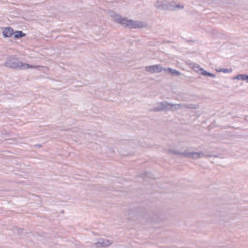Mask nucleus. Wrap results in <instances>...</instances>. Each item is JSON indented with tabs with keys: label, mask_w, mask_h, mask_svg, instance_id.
<instances>
[{
	"label": "nucleus",
	"mask_w": 248,
	"mask_h": 248,
	"mask_svg": "<svg viewBox=\"0 0 248 248\" xmlns=\"http://www.w3.org/2000/svg\"><path fill=\"white\" fill-rule=\"evenodd\" d=\"M183 107V104H170V110L172 111L177 110L180 109Z\"/></svg>",
	"instance_id": "nucleus-14"
},
{
	"label": "nucleus",
	"mask_w": 248,
	"mask_h": 248,
	"mask_svg": "<svg viewBox=\"0 0 248 248\" xmlns=\"http://www.w3.org/2000/svg\"><path fill=\"white\" fill-rule=\"evenodd\" d=\"M111 242L107 239H100L99 241L95 243V246L97 248L105 247L110 246Z\"/></svg>",
	"instance_id": "nucleus-8"
},
{
	"label": "nucleus",
	"mask_w": 248,
	"mask_h": 248,
	"mask_svg": "<svg viewBox=\"0 0 248 248\" xmlns=\"http://www.w3.org/2000/svg\"><path fill=\"white\" fill-rule=\"evenodd\" d=\"M219 72H223L224 73H228L230 71H232L231 69H227V68H220L219 69V70L218 71Z\"/></svg>",
	"instance_id": "nucleus-23"
},
{
	"label": "nucleus",
	"mask_w": 248,
	"mask_h": 248,
	"mask_svg": "<svg viewBox=\"0 0 248 248\" xmlns=\"http://www.w3.org/2000/svg\"><path fill=\"white\" fill-rule=\"evenodd\" d=\"M173 4L174 5V10H175V8H177V9L184 8V6L181 5L180 4H177L175 5V3L174 2H173Z\"/></svg>",
	"instance_id": "nucleus-22"
},
{
	"label": "nucleus",
	"mask_w": 248,
	"mask_h": 248,
	"mask_svg": "<svg viewBox=\"0 0 248 248\" xmlns=\"http://www.w3.org/2000/svg\"><path fill=\"white\" fill-rule=\"evenodd\" d=\"M170 153H172L174 155H179L180 156L183 157H187L188 158H192L194 159H197L200 158H201L202 157H211V155H205L203 154L202 152H188L186 151H185L184 152H180L179 151H175L170 150Z\"/></svg>",
	"instance_id": "nucleus-3"
},
{
	"label": "nucleus",
	"mask_w": 248,
	"mask_h": 248,
	"mask_svg": "<svg viewBox=\"0 0 248 248\" xmlns=\"http://www.w3.org/2000/svg\"><path fill=\"white\" fill-rule=\"evenodd\" d=\"M164 101L158 102L157 104V106L154 107L153 108V111L155 112H159L163 111L164 107Z\"/></svg>",
	"instance_id": "nucleus-11"
},
{
	"label": "nucleus",
	"mask_w": 248,
	"mask_h": 248,
	"mask_svg": "<svg viewBox=\"0 0 248 248\" xmlns=\"http://www.w3.org/2000/svg\"><path fill=\"white\" fill-rule=\"evenodd\" d=\"M248 78V75L246 74H239L235 77H233L232 79H239L242 80H246L247 81Z\"/></svg>",
	"instance_id": "nucleus-12"
},
{
	"label": "nucleus",
	"mask_w": 248,
	"mask_h": 248,
	"mask_svg": "<svg viewBox=\"0 0 248 248\" xmlns=\"http://www.w3.org/2000/svg\"><path fill=\"white\" fill-rule=\"evenodd\" d=\"M35 146L38 147H42V145L41 144H36V145H35Z\"/></svg>",
	"instance_id": "nucleus-25"
},
{
	"label": "nucleus",
	"mask_w": 248,
	"mask_h": 248,
	"mask_svg": "<svg viewBox=\"0 0 248 248\" xmlns=\"http://www.w3.org/2000/svg\"><path fill=\"white\" fill-rule=\"evenodd\" d=\"M200 74L204 76L209 77L210 76L209 75H210V72L206 71V70H204L203 68H201V72Z\"/></svg>",
	"instance_id": "nucleus-17"
},
{
	"label": "nucleus",
	"mask_w": 248,
	"mask_h": 248,
	"mask_svg": "<svg viewBox=\"0 0 248 248\" xmlns=\"http://www.w3.org/2000/svg\"><path fill=\"white\" fill-rule=\"evenodd\" d=\"M23 229L19 228L18 227H16L14 229V231L18 233H23Z\"/></svg>",
	"instance_id": "nucleus-21"
},
{
	"label": "nucleus",
	"mask_w": 248,
	"mask_h": 248,
	"mask_svg": "<svg viewBox=\"0 0 248 248\" xmlns=\"http://www.w3.org/2000/svg\"><path fill=\"white\" fill-rule=\"evenodd\" d=\"M209 76H210L209 77H212V78H215L216 77L214 74H212L211 73H210V75H209Z\"/></svg>",
	"instance_id": "nucleus-24"
},
{
	"label": "nucleus",
	"mask_w": 248,
	"mask_h": 248,
	"mask_svg": "<svg viewBox=\"0 0 248 248\" xmlns=\"http://www.w3.org/2000/svg\"><path fill=\"white\" fill-rule=\"evenodd\" d=\"M13 35L15 39H19L26 36V34L21 31H14V34H13Z\"/></svg>",
	"instance_id": "nucleus-10"
},
{
	"label": "nucleus",
	"mask_w": 248,
	"mask_h": 248,
	"mask_svg": "<svg viewBox=\"0 0 248 248\" xmlns=\"http://www.w3.org/2000/svg\"><path fill=\"white\" fill-rule=\"evenodd\" d=\"M183 107L188 109H197L199 108V106L194 104H183Z\"/></svg>",
	"instance_id": "nucleus-15"
},
{
	"label": "nucleus",
	"mask_w": 248,
	"mask_h": 248,
	"mask_svg": "<svg viewBox=\"0 0 248 248\" xmlns=\"http://www.w3.org/2000/svg\"><path fill=\"white\" fill-rule=\"evenodd\" d=\"M150 208L148 206L145 208L143 206L138 205L133 209L129 211V218L133 219L135 217H141L146 219L147 221L158 222L163 220L164 218L161 214L158 215L150 211Z\"/></svg>",
	"instance_id": "nucleus-1"
},
{
	"label": "nucleus",
	"mask_w": 248,
	"mask_h": 248,
	"mask_svg": "<svg viewBox=\"0 0 248 248\" xmlns=\"http://www.w3.org/2000/svg\"><path fill=\"white\" fill-rule=\"evenodd\" d=\"M111 16L114 18V22L120 24L124 27H130L132 29L142 28L146 27V24L143 22L128 19L126 17H122L113 11H111Z\"/></svg>",
	"instance_id": "nucleus-2"
},
{
	"label": "nucleus",
	"mask_w": 248,
	"mask_h": 248,
	"mask_svg": "<svg viewBox=\"0 0 248 248\" xmlns=\"http://www.w3.org/2000/svg\"><path fill=\"white\" fill-rule=\"evenodd\" d=\"M164 107L163 111L170 110V104L171 103H168L167 101H164Z\"/></svg>",
	"instance_id": "nucleus-16"
},
{
	"label": "nucleus",
	"mask_w": 248,
	"mask_h": 248,
	"mask_svg": "<svg viewBox=\"0 0 248 248\" xmlns=\"http://www.w3.org/2000/svg\"><path fill=\"white\" fill-rule=\"evenodd\" d=\"M122 155H127V154H122Z\"/></svg>",
	"instance_id": "nucleus-26"
},
{
	"label": "nucleus",
	"mask_w": 248,
	"mask_h": 248,
	"mask_svg": "<svg viewBox=\"0 0 248 248\" xmlns=\"http://www.w3.org/2000/svg\"><path fill=\"white\" fill-rule=\"evenodd\" d=\"M5 141H8L7 143L9 144H14L16 142V138H12V139H5Z\"/></svg>",
	"instance_id": "nucleus-19"
},
{
	"label": "nucleus",
	"mask_w": 248,
	"mask_h": 248,
	"mask_svg": "<svg viewBox=\"0 0 248 248\" xmlns=\"http://www.w3.org/2000/svg\"><path fill=\"white\" fill-rule=\"evenodd\" d=\"M14 31L11 27H7L3 30L2 35L4 38H9L13 35Z\"/></svg>",
	"instance_id": "nucleus-7"
},
{
	"label": "nucleus",
	"mask_w": 248,
	"mask_h": 248,
	"mask_svg": "<svg viewBox=\"0 0 248 248\" xmlns=\"http://www.w3.org/2000/svg\"><path fill=\"white\" fill-rule=\"evenodd\" d=\"M146 71L151 73H159L162 70H164V68L161 66L160 64H156L154 65L148 66L145 67Z\"/></svg>",
	"instance_id": "nucleus-6"
},
{
	"label": "nucleus",
	"mask_w": 248,
	"mask_h": 248,
	"mask_svg": "<svg viewBox=\"0 0 248 248\" xmlns=\"http://www.w3.org/2000/svg\"><path fill=\"white\" fill-rule=\"evenodd\" d=\"M20 66L21 69H28V68H36L39 67V66H37V65L34 66L32 65H30L28 63H23L22 62L21 65H20Z\"/></svg>",
	"instance_id": "nucleus-13"
},
{
	"label": "nucleus",
	"mask_w": 248,
	"mask_h": 248,
	"mask_svg": "<svg viewBox=\"0 0 248 248\" xmlns=\"http://www.w3.org/2000/svg\"><path fill=\"white\" fill-rule=\"evenodd\" d=\"M22 62L16 57V55L7 58L4 65L5 66L12 69H20V65Z\"/></svg>",
	"instance_id": "nucleus-4"
},
{
	"label": "nucleus",
	"mask_w": 248,
	"mask_h": 248,
	"mask_svg": "<svg viewBox=\"0 0 248 248\" xmlns=\"http://www.w3.org/2000/svg\"><path fill=\"white\" fill-rule=\"evenodd\" d=\"M143 175V177L145 179L146 177L152 178L153 174L150 172L147 171H144L143 173L142 174Z\"/></svg>",
	"instance_id": "nucleus-18"
},
{
	"label": "nucleus",
	"mask_w": 248,
	"mask_h": 248,
	"mask_svg": "<svg viewBox=\"0 0 248 248\" xmlns=\"http://www.w3.org/2000/svg\"><path fill=\"white\" fill-rule=\"evenodd\" d=\"M247 82H248V80H247Z\"/></svg>",
	"instance_id": "nucleus-27"
},
{
	"label": "nucleus",
	"mask_w": 248,
	"mask_h": 248,
	"mask_svg": "<svg viewBox=\"0 0 248 248\" xmlns=\"http://www.w3.org/2000/svg\"><path fill=\"white\" fill-rule=\"evenodd\" d=\"M201 68H201V67H200V66L199 65H196V64H195L194 65L193 67V70H194L195 72H197V73H199V71H200V72H201Z\"/></svg>",
	"instance_id": "nucleus-20"
},
{
	"label": "nucleus",
	"mask_w": 248,
	"mask_h": 248,
	"mask_svg": "<svg viewBox=\"0 0 248 248\" xmlns=\"http://www.w3.org/2000/svg\"><path fill=\"white\" fill-rule=\"evenodd\" d=\"M155 6L159 10H173L174 9L173 2L168 3L167 1H157L155 3Z\"/></svg>",
	"instance_id": "nucleus-5"
},
{
	"label": "nucleus",
	"mask_w": 248,
	"mask_h": 248,
	"mask_svg": "<svg viewBox=\"0 0 248 248\" xmlns=\"http://www.w3.org/2000/svg\"><path fill=\"white\" fill-rule=\"evenodd\" d=\"M164 71L170 74L172 76H179L181 75L180 71L171 68H164Z\"/></svg>",
	"instance_id": "nucleus-9"
}]
</instances>
